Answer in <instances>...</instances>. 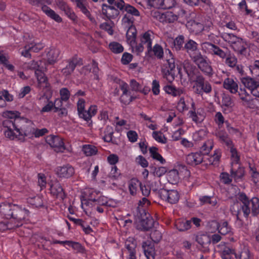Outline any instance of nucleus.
Instances as JSON below:
<instances>
[{
	"mask_svg": "<svg viewBox=\"0 0 259 259\" xmlns=\"http://www.w3.org/2000/svg\"><path fill=\"white\" fill-rule=\"evenodd\" d=\"M223 86L232 94H236L238 92L243 106L251 109L259 108V100L252 98L247 93L245 88H240L238 91V84L232 78H226L224 81Z\"/></svg>",
	"mask_w": 259,
	"mask_h": 259,
	"instance_id": "nucleus-1",
	"label": "nucleus"
},
{
	"mask_svg": "<svg viewBox=\"0 0 259 259\" xmlns=\"http://www.w3.org/2000/svg\"><path fill=\"white\" fill-rule=\"evenodd\" d=\"M220 36L227 42L230 47L238 54L245 55L246 51V44L243 40L236 35L229 33L223 32Z\"/></svg>",
	"mask_w": 259,
	"mask_h": 259,
	"instance_id": "nucleus-2",
	"label": "nucleus"
},
{
	"mask_svg": "<svg viewBox=\"0 0 259 259\" xmlns=\"http://www.w3.org/2000/svg\"><path fill=\"white\" fill-rule=\"evenodd\" d=\"M238 199L242 203L241 207L245 217H247L250 213L249 205L252 206V213L253 215L259 213V200L257 198L254 197L250 201L246 194L242 192L238 194Z\"/></svg>",
	"mask_w": 259,
	"mask_h": 259,
	"instance_id": "nucleus-3",
	"label": "nucleus"
},
{
	"mask_svg": "<svg viewBox=\"0 0 259 259\" xmlns=\"http://www.w3.org/2000/svg\"><path fill=\"white\" fill-rule=\"evenodd\" d=\"M190 56L202 72L208 76L212 74L213 70L206 56L202 55L200 52H195Z\"/></svg>",
	"mask_w": 259,
	"mask_h": 259,
	"instance_id": "nucleus-4",
	"label": "nucleus"
},
{
	"mask_svg": "<svg viewBox=\"0 0 259 259\" xmlns=\"http://www.w3.org/2000/svg\"><path fill=\"white\" fill-rule=\"evenodd\" d=\"M176 64L172 53L168 50V56L166 57L165 61L163 64L161 70L163 77L169 82H172L175 77Z\"/></svg>",
	"mask_w": 259,
	"mask_h": 259,
	"instance_id": "nucleus-5",
	"label": "nucleus"
},
{
	"mask_svg": "<svg viewBox=\"0 0 259 259\" xmlns=\"http://www.w3.org/2000/svg\"><path fill=\"white\" fill-rule=\"evenodd\" d=\"M193 89L195 93L202 95L203 92L208 94L211 92L212 89L210 83L204 80V78L201 75L197 76L194 81Z\"/></svg>",
	"mask_w": 259,
	"mask_h": 259,
	"instance_id": "nucleus-6",
	"label": "nucleus"
},
{
	"mask_svg": "<svg viewBox=\"0 0 259 259\" xmlns=\"http://www.w3.org/2000/svg\"><path fill=\"white\" fill-rule=\"evenodd\" d=\"M201 47L205 52L212 55L219 56L221 59L227 57L228 53L220 49L218 46L208 42H204L201 44Z\"/></svg>",
	"mask_w": 259,
	"mask_h": 259,
	"instance_id": "nucleus-7",
	"label": "nucleus"
},
{
	"mask_svg": "<svg viewBox=\"0 0 259 259\" xmlns=\"http://www.w3.org/2000/svg\"><path fill=\"white\" fill-rule=\"evenodd\" d=\"M158 194L162 200H165L170 204L177 203L180 199L179 193L175 190L160 189L158 191Z\"/></svg>",
	"mask_w": 259,
	"mask_h": 259,
	"instance_id": "nucleus-8",
	"label": "nucleus"
},
{
	"mask_svg": "<svg viewBox=\"0 0 259 259\" xmlns=\"http://www.w3.org/2000/svg\"><path fill=\"white\" fill-rule=\"evenodd\" d=\"M195 240L198 243L197 247L204 252L209 251V246L211 243L210 237L203 233H198L195 235Z\"/></svg>",
	"mask_w": 259,
	"mask_h": 259,
	"instance_id": "nucleus-9",
	"label": "nucleus"
},
{
	"mask_svg": "<svg viewBox=\"0 0 259 259\" xmlns=\"http://www.w3.org/2000/svg\"><path fill=\"white\" fill-rule=\"evenodd\" d=\"M83 64L82 60L76 56L70 58L67 61V64L62 69V74L65 76L70 75L74 71L75 67Z\"/></svg>",
	"mask_w": 259,
	"mask_h": 259,
	"instance_id": "nucleus-10",
	"label": "nucleus"
},
{
	"mask_svg": "<svg viewBox=\"0 0 259 259\" xmlns=\"http://www.w3.org/2000/svg\"><path fill=\"white\" fill-rule=\"evenodd\" d=\"M46 141L57 152H62L65 150L62 139L58 136L53 135L48 136Z\"/></svg>",
	"mask_w": 259,
	"mask_h": 259,
	"instance_id": "nucleus-11",
	"label": "nucleus"
},
{
	"mask_svg": "<svg viewBox=\"0 0 259 259\" xmlns=\"http://www.w3.org/2000/svg\"><path fill=\"white\" fill-rule=\"evenodd\" d=\"M242 83L244 87L248 89L251 93L255 97H259V82L250 77H244L242 79Z\"/></svg>",
	"mask_w": 259,
	"mask_h": 259,
	"instance_id": "nucleus-12",
	"label": "nucleus"
},
{
	"mask_svg": "<svg viewBox=\"0 0 259 259\" xmlns=\"http://www.w3.org/2000/svg\"><path fill=\"white\" fill-rule=\"evenodd\" d=\"M74 172V168L68 164L58 166L56 169V175L60 178H69L73 176Z\"/></svg>",
	"mask_w": 259,
	"mask_h": 259,
	"instance_id": "nucleus-13",
	"label": "nucleus"
},
{
	"mask_svg": "<svg viewBox=\"0 0 259 259\" xmlns=\"http://www.w3.org/2000/svg\"><path fill=\"white\" fill-rule=\"evenodd\" d=\"M51 194L54 197L63 200L65 197V194L63 189L57 181H52L50 184Z\"/></svg>",
	"mask_w": 259,
	"mask_h": 259,
	"instance_id": "nucleus-14",
	"label": "nucleus"
},
{
	"mask_svg": "<svg viewBox=\"0 0 259 259\" xmlns=\"http://www.w3.org/2000/svg\"><path fill=\"white\" fill-rule=\"evenodd\" d=\"M136 221L138 223L139 229L143 231L149 230L154 226L155 223L152 217L149 215L147 216L146 214L142 217L141 219L138 218Z\"/></svg>",
	"mask_w": 259,
	"mask_h": 259,
	"instance_id": "nucleus-15",
	"label": "nucleus"
},
{
	"mask_svg": "<svg viewBox=\"0 0 259 259\" xmlns=\"http://www.w3.org/2000/svg\"><path fill=\"white\" fill-rule=\"evenodd\" d=\"M154 37L153 33L150 30L142 33L140 36V43L145 46L148 54L152 52V43Z\"/></svg>",
	"mask_w": 259,
	"mask_h": 259,
	"instance_id": "nucleus-16",
	"label": "nucleus"
},
{
	"mask_svg": "<svg viewBox=\"0 0 259 259\" xmlns=\"http://www.w3.org/2000/svg\"><path fill=\"white\" fill-rule=\"evenodd\" d=\"M107 203V198L104 196H99L98 198L91 197L88 200H84L81 202L82 207L83 206L93 207L96 205H105Z\"/></svg>",
	"mask_w": 259,
	"mask_h": 259,
	"instance_id": "nucleus-17",
	"label": "nucleus"
},
{
	"mask_svg": "<svg viewBox=\"0 0 259 259\" xmlns=\"http://www.w3.org/2000/svg\"><path fill=\"white\" fill-rule=\"evenodd\" d=\"M12 213L13 215L12 218L16 220L19 223L24 220L26 217L28 215L29 211L25 208H22L18 205L14 204Z\"/></svg>",
	"mask_w": 259,
	"mask_h": 259,
	"instance_id": "nucleus-18",
	"label": "nucleus"
},
{
	"mask_svg": "<svg viewBox=\"0 0 259 259\" xmlns=\"http://www.w3.org/2000/svg\"><path fill=\"white\" fill-rule=\"evenodd\" d=\"M204 159V155L199 152L191 153L186 157V162L188 164L196 165L200 164Z\"/></svg>",
	"mask_w": 259,
	"mask_h": 259,
	"instance_id": "nucleus-19",
	"label": "nucleus"
},
{
	"mask_svg": "<svg viewBox=\"0 0 259 259\" xmlns=\"http://www.w3.org/2000/svg\"><path fill=\"white\" fill-rule=\"evenodd\" d=\"M14 204L9 203H2L0 204V215L7 219H12L13 217L12 211Z\"/></svg>",
	"mask_w": 259,
	"mask_h": 259,
	"instance_id": "nucleus-20",
	"label": "nucleus"
},
{
	"mask_svg": "<svg viewBox=\"0 0 259 259\" xmlns=\"http://www.w3.org/2000/svg\"><path fill=\"white\" fill-rule=\"evenodd\" d=\"M102 12L108 19H114L119 15V11L113 6L104 4L102 6Z\"/></svg>",
	"mask_w": 259,
	"mask_h": 259,
	"instance_id": "nucleus-21",
	"label": "nucleus"
},
{
	"mask_svg": "<svg viewBox=\"0 0 259 259\" xmlns=\"http://www.w3.org/2000/svg\"><path fill=\"white\" fill-rule=\"evenodd\" d=\"M142 247L147 259H155V249L150 242L147 241L143 242Z\"/></svg>",
	"mask_w": 259,
	"mask_h": 259,
	"instance_id": "nucleus-22",
	"label": "nucleus"
},
{
	"mask_svg": "<svg viewBox=\"0 0 259 259\" xmlns=\"http://www.w3.org/2000/svg\"><path fill=\"white\" fill-rule=\"evenodd\" d=\"M18 121H14L13 120L10 119H6L3 123L4 127L8 129H15V131L19 134V135H25L26 134L21 129L18 127L17 125Z\"/></svg>",
	"mask_w": 259,
	"mask_h": 259,
	"instance_id": "nucleus-23",
	"label": "nucleus"
},
{
	"mask_svg": "<svg viewBox=\"0 0 259 259\" xmlns=\"http://www.w3.org/2000/svg\"><path fill=\"white\" fill-rule=\"evenodd\" d=\"M204 159L203 162L206 165H216L218 163L221 157V153L219 150H215L213 155H203Z\"/></svg>",
	"mask_w": 259,
	"mask_h": 259,
	"instance_id": "nucleus-24",
	"label": "nucleus"
},
{
	"mask_svg": "<svg viewBox=\"0 0 259 259\" xmlns=\"http://www.w3.org/2000/svg\"><path fill=\"white\" fill-rule=\"evenodd\" d=\"M40 102L46 105L40 110L41 112H50L54 107L53 102L50 100V97L46 95L45 93L39 99Z\"/></svg>",
	"mask_w": 259,
	"mask_h": 259,
	"instance_id": "nucleus-25",
	"label": "nucleus"
},
{
	"mask_svg": "<svg viewBox=\"0 0 259 259\" xmlns=\"http://www.w3.org/2000/svg\"><path fill=\"white\" fill-rule=\"evenodd\" d=\"M35 75L37 77V81L39 86L40 88L46 89L48 91L49 89L50 84L48 82L47 77L46 76L44 73L40 71L35 72Z\"/></svg>",
	"mask_w": 259,
	"mask_h": 259,
	"instance_id": "nucleus-26",
	"label": "nucleus"
},
{
	"mask_svg": "<svg viewBox=\"0 0 259 259\" xmlns=\"http://www.w3.org/2000/svg\"><path fill=\"white\" fill-rule=\"evenodd\" d=\"M41 9L42 11L52 19L57 22H61L62 21V19L60 16L48 6L43 5L41 6Z\"/></svg>",
	"mask_w": 259,
	"mask_h": 259,
	"instance_id": "nucleus-27",
	"label": "nucleus"
},
{
	"mask_svg": "<svg viewBox=\"0 0 259 259\" xmlns=\"http://www.w3.org/2000/svg\"><path fill=\"white\" fill-rule=\"evenodd\" d=\"M137 30L135 26L130 27L126 32L127 42L130 46L135 45Z\"/></svg>",
	"mask_w": 259,
	"mask_h": 259,
	"instance_id": "nucleus-28",
	"label": "nucleus"
},
{
	"mask_svg": "<svg viewBox=\"0 0 259 259\" xmlns=\"http://www.w3.org/2000/svg\"><path fill=\"white\" fill-rule=\"evenodd\" d=\"M60 51L59 49L53 48L47 54L48 61L50 64L54 63L58 59Z\"/></svg>",
	"mask_w": 259,
	"mask_h": 259,
	"instance_id": "nucleus-29",
	"label": "nucleus"
},
{
	"mask_svg": "<svg viewBox=\"0 0 259 259\" xmlns=\"http://www.w3.org/2000/svg\"><path fill=\"white\" fill-rule=\"evenodd\" d=\"M142 184L137 179H131L128 183V188L130 193L134 195L136 194L139 188H141Z\"/></svg>",
	"mask_w": 259,
	"mask_h": 259,
	"instance_id": "nucleus-30",
	"label": "nucleus"
},
{
	"mask_svg": "<svg viewBox=\"0 0 259 259\" xmlns=\"http://www.w3.org/2000/svg\"><path fill=\"white\" fill-rule=\"evenodd\" d=\"M176 227L180 231H185L191 227V221L185 220H179L176 223Z\"/></svg>",
	"mask_w": 259,
	"mask_h": 259,
	"instance_id": "nucleus-31",
	"label": "nucleus"
},
{
	"mask_svg": "<svg viewBox=\"0 0 259 259\" xmlns=\"http://www.w3.org/2000/svg\"><path fill=\"white\" fill-rule=\"evenodd\" d=\"M216 136L221 142L224 143L228 147L232 145V141L226 132L223 131H219L216 133Z\"/></svg>",
	"mask_w": 259,
	"mask_h": 259,
	"instance_id": "nucleus-32",
	"label": "nucleus"
},
{
	"mask_svg": "<svg viewBox=\"0 0 259 259\" xmlns=\"http://www.w3.org/2000/svg\"><path fill=\"white\" fill-rule=\"evenodd\" d=\"M97 106L96 105H91L88 110L82 114V118L85 120H89L91 117L94 116L97 112Z\"/></svg>",
	"mask_w": 259,
	"mask_h": 259,
	"instance_id": "nucleus-33",
	"label": "nucleus"
},
{
	"mask_svg": "<svg viewBox=\"0 0 259 259\" xmlns=\"http://www.w3.org/2000/svg\"><path fill=\"white\" fill-rule=\"evenodd\" d=\"M167 179L172 184L177 183L179 180L178 171L177 169L170 170L167 175Z\"/></svg>",
	"mask_w": 259,
	"mask_h": 259,
	"instance_id": "nucleus-34",
	"label": "nucleus"
},
{
	"mask_svg": "<svg viewBox=\"0 0 259 259\" xmlns=\"http://www.w3.org/2000/svg\"><path fill=\"white\" fill-rule=\"evenodd\" d=\"M164 91L168 94L171 95L174 97L180 96L183 93V90L181 89H177L175 87L170 85H166L164 87Z\"/></svg>",
	"mask_w": 259,
	"mask_h": 259,
	"instance_id": "nucleus-35",
	"label": "nucleus"
},
{
	"mask_svg": "<svg viewBox=\"0 0 259 259\" xmlns=\"http://www.w3.org/2000/svg\"><path fill=\"white\" fill-rule=\"evenodd\" d=\"M225 59V64L230 67L234 68L237 63V58L236 56L230 53V52L227 55Z\"/></svg>",
	"mask_w": 259,
	"mask_h": 259,
	"instance_id": "nucleus-36",
	"label": "nucleus"
},
{
	"mask_svg": "<svg viewBox=\"0 0 259 259\" xmlns=\"http://www.w3.org/2000/svg\"><path fill=\"white\" fill-rule=\"evenodd\" d=\"M213 147L212 140H208L205 142L200 148V152L203 155H207Z\"/></svg>",
	"mask_w": 259,
	"mask_h": 259,
	"instance_id": "nucleus-37",
	"label": "nucleus"
},
{
	"mask_svg": "<svg viewBox=\"0 0 259 259\" xmlns=\"http://www.w3.org/2000/svg\"><path fill=\"white\" fill-rule=\"evenodd\" d=\"M109 48L111 51L115 54L121 53L123 51V46L116 41L110 42L109 45Z\"/></svg>",
	"mask_w": 259,
	"mask_h": 259,
	"instance_id": "nucleus-38",
	"label": "nucleus"
},
{
	"mask_svg": "<svg viewBox=\"0 0 259 259\" xmlns=\"http://www.w3.org/2000/svg\"><path fill=\"white\" fill-rule=\"evenodd\" d=\"M82 151L86 156H91L97 153V149L93 145H86L82 147Z\"/></svg>",
	"mask_w": 259,
	"mask_h": 259,
	"instance_id": "nucleus-39",
	"label": "nucleus"
},
{
	"mask_svg": "<svg viewBox=\"0 0 259 259\" xmlns=\"http://www.w3.org/2000/svg\"><path fill=\"white\" fill-rule=\"evenodd\" d=\"M28 202L35 207H39L43 206V201L40 196H36L33 197L29 198Z\"/></svg>",
	"mask_w": 259,
	"mask_h": 259,
	"instance_id": "nucleus-40",
	"label": "nucleus"
},
{
	"mask_svg": "<svg viewBox=\"0 0 259 259\" xmlns=\"http://www.w3.org/2000/svg\"><path fill=\"white\" fill-rule=\"evenodd\" d=\"M188 53L194 52L197 49V44L192 39L189 40L186 42L183 48Z\"/></svg>",
	"mask_w": 259,
	"mask_h": 259,
	"instance_id": "nucleus-41",
	"label": "nucleus"
},
{
	"mask_svg": "<svg viewBox=\"0 0 259 259\" xmlns=\"http://www.w3.org/2000/svg\"><path fill=\"white\" fill-rule=\"evenodd\" d=\"M219 232L222 235H225L231 232V228L228 226L227 222H223L220 223L218 226Z\"/></svg>",
	"mask_w": 259,
	"mask_h": 259,
	"instance_id": "nucleus-42",
	"label": "nucleus"
},
{
	"mask_svg": "<svg viewBox=\"0 0 259 259\" xmlns=\"http://www.w3.org/2000/svg\"><path fill=\"white\" fill-rule=\"evenodd\" d=\"M218 247L220 249L222 256L225 255H231V254H234V251L230 249L229 247L227 246L224 243H221L218 245Z\"/></svg>",
	"mask_w": 259,
	"mask_h": 259,
	"instance_id": "nucleus-43",
	"label": "nucleus"
},
{
	"mask_svg": "<svg viewBox=\"0 0 259 259\" xmlns=\"http://www.w3.org/2000/svg\"><path fill=\"white\" fill-rule=\"evenodd\" d=\"M231 177L235 180L242 178L244 174L243 168L239 167L236 170L232 167L231 169Z\"/></svg>",
	"mask_w": 259,
	"mask_h": 259,
	"instance_id": "nucleus-44",
	"label": "nucleus"
},
{
	"mask_svg": "<svg viewBox=\"0 0 259 259\" xmlns=\"http://www.w3.org/2000/svg\"><path fill=\"white\" fill-rule=\"evenodd\" d=\"M153 138L158 142L165 144L167 142L166 138L163 134L159 131H155L152 133Z\"/></svg>",
	"mask_w": 259,
	"mask_h": 259,
	"instance_id": "nucleus-45",
	"label": "nucleus"
},
{
	"mask_svg": "<svg viewBox=\"0 0 259 259\" xmlns=\"http://www.w3.org/2000/svg\"><path fill=\"white\" fill-rule=\"evenodd\" d=\"M152 52H153L154 55L158 59H161L163 56V50L162 47L156 44L153 48H152Z\"/></svg>",
	"mask_w": 259,
	"mask_h": 259,
	"instance_id": "nucleus-46",
	"label": "nucleus"
},
{
	"mask_svg": "<svg viewBox=\"0 0 259 259\" xmlns=\"http://www.w3.org/2000/svg\"><path fill=\"white\" fill-rule=\"evenodd\" d=\"M184 43V37L183 35H179L174 40V47L176 50L179 51L183 48Z\"/></svg>",
	"mask_w": 259,
	"mask_h": 259,
	"instance_id": "nucleus-47",
	"label": "nucleus"
},
{
	"mask_svg": "<svg viewBox=\"0 0 259 259\" xmlns=\"http://www.w3.org/2000/svg\"><path fill=\"white\" fill-rule=\"evenodd\" d=\"M98 119L101 124H105L109 120L108 112L104 109L100 111L98 115Z\"/></svg>",
	"mask_w": 259,
	"mask_h": 259,
	"instance_id": "nucleus-48",
	"label": "nucleus"
},
{
	"mask_svg": "<svg viewBox=\"0 0 259 259\" xmlns=\"http://www.w3.org/2000/svg\"><path fill=\"white\" fill-rule=\"evenodd\" d=\"M105 135L103 137V139L105 141L110 142L112 141V136L113 134V130L112 126H107L104 132Z\"/></svg>",
	"mask_w": 259,
	"mask_h": 259,
	"instance_id": "nucleus-49",
	"label": "nucleus"
},
{
	"mask_svg": "<svg viewBox=\"0 0 259 259\" xmlns=\"http://www.w3.org/2000/svg\"><path fill=\"white\" fill-rule=\"evenodd\" d=\"M20 113L17 111H7L4 113V116L7 117V119H10L14 120V121H19V116Z\"/></svg>",
	"mask_w": 259,
	"mask_h": 259,
	"instance_id": "nucleus-50",
	"label": "nucleus"
},
{
	"mask_svg": "<svg viewBox=\"0 0 259 259\" xmlns=\"http://www.w3.org/2000/svg\"><path fill=\"white\" fill-rule=\"evenodd\" d=\"M250 175L253 182L259 185V172L257 171L255 168L250 167Z\"/></svg>",
	"mask_w": 259,
	"mask_h": 259,
	"instance_id": "nucleus-51",
	"label": "nucleus"
},
{
	"mask_svg": "<svg viewBox=\"0 0 259 259\" xmlns=\"http://www.w3.org/2000/svg\"><path fill=\"white\" fill-rule=\"evenodd\" d=\"M77 111L78 112L79 116L82 118V114L85 112L84 109L85 107V101L82 98H79L77 103Z\"/></svg>",
	"mask_w": 259,
	"mask_h": 259,
	"instance_id": "nucleus-52",
	"label": "nucleus"
},
{
	"mask_svg": "<svg viewBox=\"0 0 259 259\" xmlns=\"http://www.w3.org/2000/svg\"><path fill=\"white\" fill-rule=\"evenodd\" d=\"M230 148V152L231 153L232 163H238L239 161V155L237 152V150L233 147L228 146Z\"/></svg>",
	"mask_w": 259,
	"mask_h": 259,
	"instance_id": "nucleus-53",
	"label": "nucleus"
},
{
	"mask_svg": "<svg viewBox=\"0 0 259 259\" xmlns=\"http://www.w3.org/2000/svg\"><path fill=\"white\" fill-rule=\"evenodd\" d=\"M134 18L130 15H125L122 18V21L123 25L125 27L129 28L130 27L134 26L133 24Z\"/></svg>",
	"mask_w": 259,
	"mask_h": 259,
	"instance_id": "nucleus-54",
	"label": "nucleus"
},
{
	"mask_svg": "<svg viewBox=\"0 0 259 259\" xmlns=\"http://www.w3.org/2000/svg\"><path fill=\"white\" fill-rule=\"evenodd\" d=\"M65 242L66 243V244L71 246L74 250L78 252H82L84 250V248L79 243L69 241H65Z\"/></svg>",
	"mask_w": 259,
	"mask_h": 259,
	"instance_id": "nucleus-55",
	"label": "nucleus"
},
{
	"mask_svg": "<svg viewBox=\"0 0 259 259\" xmlns=\"http://www.w3.org/2000/svg\"><path fill=\"white\" fill-rule=\"evenodd\" d=\"M125 11L128 13L127 15H130L131 16L132 15L135 16H139L140 15V12L139 11L130 5H126Z\"/></svg>",
	"mask_w": 259,
	"mask_h": 259,
	"instance_id": "nucleus-56",
	"label": "nucleus"
},
{
	"mask_svg": "<svg viewBox=\"0 0 259 259\" xmlns=\"http://www.w3.org/2000/svg\"><path fill=\"white\" fill-rule=\"evenodd\" d=\"M5 135L6 137L11 140H14L20 135L15 131V129H8L5 131Z\"/></svg>",
	"mask_w": 259,
	"mask_h": 259,
	"instance_id": "nucleus-57",
	"label": "nucleus"
},
{
	"mask_svg": "<svg viewBox=\"0 0 259 259\" xmlns=\"http://www.w3.org/2000/svg\"><path fill=\"white\" fill-rule=\"evenodd\" d=\"M150 237L153 242H158L162 238V235L159 231L155 230L151 233Z\"/></svg>",
	"mask_w": 259,
	"mask_h": 259,
	"instance_id": "nucleus-58",
	"label": "nucleus"
},
{
	"mask_svg": "<svg viewBox=\"0 0 259 259\" xmlns=\"http://www.w3.org/2000/svg\"><path fill=\"white\" fill-rule=\"evenodd\" d=\"M177 109L180 112L188 109V107L184 98H181L177 105Z\"/></svg>",
	"mask_w": 259,
	"mask_h": 259,
	"instance_id": "nucleus-59",
	"label": "nucleus"
},
{
	"mask_svg": "<svg viewBox=\"0 0 259 259\" xmlns=\"http://www.w3.org/2000/svg\"><path fill=\"white\" fill-rule=\"evenodd\" d=\"M60 99L64 101H67L70 97V92L67 88H62L60 90Z\"/></svg>",
	"mask_w": 259,
	"mask_h": 259,
	"instance_id": "nucleus-60",
	"label": "nucleus"
},
{
	"mask_svg": "<svg viewBox=\"0 0 259 259\" xmlns=\"http://www.w3.org/2000/svg\"><path fill=\"white\" fill-rule=\"evenodd\" d=\"M24 67L27 69L36 70L35 72H37L38 70L39 65L37 62L32 61L29 63H25L24 64Z\"/></svg>",
	"mask_w": 259,
	"mask_h": 259,
	"instance_id": "nucleus-61",
	"label": "nucleus"
},
{
	"mask_svg": "<svg viewBox=\"0 0 259 259\" xmlns=\"http://www.w3.org/2000/svg\"><path fill=\"white\" fill-rule=\"evenodd\" d=\"M236 258L239 257V259H250V251L247 248H244L238 256L236 254H235Z\"/></svg>",
	"mask_w": 259,
	"mask_h": 259,
	"instance_id": "nucleus-62",
	"label": "nucleus"
},
{
	"mask_svg": "<svg viewBox=\"0 0 259 259\" xmlns=\"http://www.w3.org/2000/svg\"><path fill=\"white\" fill-rule=\"evenodd\" d=\"M133 99H135V98L131 96V93L122 94L120 97L121 102L124 104H128Z\"/></svg>",
	"mask_w": 259,
	"mask_h": 259,
	"instance_id": "nucleus-63",
	"label": "nucleus"
},
{
	"mask_svg": "<svg viewBox=\"0 0 259 259\" xmlns=\"http://www.w3.org/2000/svg\"><path fill=\"white\" fill-rule=\"evenodd\" d=\"M132 48V51L134 53H135L137 55H140L141 53H142L144 51V46L142 45L141 43L138 45L136 44L135 42V45L133 46H130Z\"/></svg>",
	"mask_w": 259,
	"mask_h": 259,
	"instance_id": "nucleus-64",
	"label": "nucleus"
}]
</instances>
